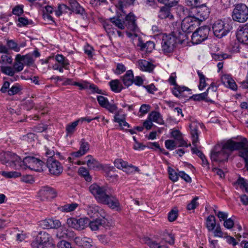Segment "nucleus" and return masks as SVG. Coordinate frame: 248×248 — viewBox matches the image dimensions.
<instances>
[{
	"label": "nucleus",
	"instance_id": "1",
	"mask_svg": "<svg viewBox=\"0 0 248 248\" xmlns=\"http://www.w3.org/2000/svg\"><path fill=\"white\" fill-rule=\"evenodd\" d=\"M238 149H241L239 155L244 159L245 167L248 171V142L246 139L240 142L229 140L222 145H215L211 153V159L215 162L227 161L232 152Z\"/></svg>",
	"mask_w": 248,
	"mask_h": 248
},
{
	"label": "nucleus",
	"instance_id": "2",
	"mask_svg": "<svg viewBox=\"0 0 248 248\" xmlns=\"http://www.w3.org/2000/svg\"><path fill=\"white\" fill-rule=\"evenodd\" d=\"M89 191L98 202L108 205L112 209L119 207L118 200L112 195L107 194L104 186L93 183L90 186Z\"/></svg>",
	"mask_w": 248,
	"mask_h": 248
},
{
	"label": "nucleus",
	"instance_id": "3",
	"mask_svg": "<svg viewBox=\"0 0 248 248\" xmlns=\"http://www.w3.org/2000/svg\"><path fill=\"white\" fill-rule=\"evenodd\" d=\"M110 22L121 30H124L125 27L130 31L136 32L138 28L136 23V17L133 14L129 13L125 17V21H122L118 17L110 18ZM126 34L129 37L134 36L137 37L138 35L135 32L131 33L126 31Z\"/></svg>",
	"mask_w": 248,
	"mask_h": 248
},
{
	"label": "nucleus",
	"instance_id": "4",
	"mask_svg": "<svg viewBox=\"0 0 248 248\" xmlns=\"http://www.w3.org/2000/svg\"><path fill=\"white\" fill-rule=\"evenodd\" d=\"M186 36L184 33H173L169 35L164 34L162 37L161 48L163 53L168 55L173 52L177 43L182 44Z\"/></svg>",
	"mask_w": 248,
	"mask_h": 248
},
{
	"label": "nucleus",
	"instance_id": "5",
	"mask_svg": "<svg viewBox=\"0 0 248 248\" xmlns=\"http://www.w3.org/2000/svg\"><path fill=\"white\" fill-rule=\"evenodd\" d=\"M232 28V26L229 22L222 20H217L212 25L214 34L218 38L226 36Z\"/></svg>",
	"mask_w": 248,
	"mask_h": 248
},
{
	"label": "nucleus",
	"instance_id": "6",
	"mask_svg": "<svg viewBox=\"0 0 248 248\" xmlns=\"http://www.w3.org/2000/svg\"><path fill=\"white\" fill-rule=\"evenodd\" d=\"M53 244V238L51 236L45 231L40 232L35 239L32 241V248H46Z\"/></svg>",
	"mask_w": 248,
	"mask_h": 248
},
{
	"label": "nucleus",
	"instance_id": "7",
	"mask_svg": "<svg viewBox=\"0 0 248 248\" xmlns=\"http://www.w3.org/2000/svg\"><path fill=\"white\" fill-rule=\"evenodd\" d=\"M232 18L234 21L244 23L248 19V7L243 3L236 5L233 10Z\"/></svg>",
	"mask_w": 248,
	"mask_h": 248
},
{
	"label": "nucleus",
	"instance_id": "8",
	"mask_svg": "<svg viewBox=\"0 0 248 248\" xmlns=\"http://www.w3.org/2000/svg\"><path fill=\"white\" fill-rule=\"evenodd\" d=\"M5 160L3 163L6 166L10 167L16 170L22 168L23 160L17 155L14 153L7 152L4 154Z\"/></svg>",
	"mask_w": 248,
	"mask_h": 248
},
{
	"label": "nucleus",
	"instance_id": "9",
	"mask_svg": "<svg viewBox=\"0 0 248 248\" xmlns=\"http://www.w3.org/2000/svg\"><path fill=\"white\" fill-rule=\"evenodd\" d=\"M43 162L40 159L33 156H26L23 159L21 169L29 168L36 171L42 170Z\"/></svg>",
	"mask_w": 248,
	"mask_h": 248
},
{
	"label": "nucleus",
	"instance_id": "10",
	"mask_svg": "<svg viewBox=\"0 0 248 248\" xmlns=\"http://www.w3.org/2000/svg\"><path fill=\"white\" fill-rule=\"evenodd\" d=\"M190 13L200 23L208 17L210 10L205 4H202L201 6L191 8Z\"/></svg>",
	"mask_w": 248,
	"mask_h": 248
},
{
	"label": "nucleus",
	"instance_id": "11",
	"mask_svg": "<svg viewBox=\"0 0 248 248\" xmlns=\"http://www.w3.org/2000/svg\"><path fill=\"white\" fill-rule=\"evenodd\" d=\"M200 23L196 18L190 13V15L185 17L182 21L181 27L184 32H190L199 25Z\"/></svg>",
	"mask_w": 248,
	"mask_h": 248
},
{
	"label": "nucleus",
	"instance_id": "12",
	"mask_svg": "<svg viewBox=\"0 0 248 248\" xmlns=\"http://www.w3.org/2000/svg\"><path fill=\"white\" fill-rule=\"evenodd\" d=\"M86 210L87 215L91 218H98L102 217L104 219L107 217V214L105 211L95 204L88 205Z\"/></svg>",
	"mask_w": 248,
	"mask_h": 248
},
{
	"label": "nucleus",
	"instance_id": "13",
	"mask_svg": "<svg viewBox=\"0 0 248 248\" xmlns=\"http://www.w3.org/2000/svg\"><path fill=\"white\" fill-rule=\"evenodd\" d=\"M55 58L56 62L52 66L53 70L58 71L60 73H63L64 69L69 70V62L67 58L61 54L56 55Z\"/></svg>",
	"mask_w": 248,
	"mask_h": 248
},
{
	"label": "nucleus",
	"instance_id": "14",
	"mask_svg": "<svg viewBox=\"0 0 248 248\" xmlns=\"http://www.w3.org/2000/svg\"><path fill=\"white\" fill-rule=\"evenodd\" d=\"M79 149L77 151L72 152L70 154V156L68 157V160L70 162H73L72 159L75 158L80 157L87 154L90 149V146L88 142H86L84 139H82L79 142Z\"/></svg>",
	"mask_w": 248,
	"mask_h": 248
},
{
	"label": "nucleus",
	"instance_id": "15",
	"mask_svg": "<svg viewBox=\"0 0 248 248\" xmlns=\"http://www.w3.org/2000/svg\"><path fill=\"white\" fill-rule=\"evenodd\" d=\"M46 166L49 172L54 175H59L63 170V168L61 163L53 158L47 159Z\"/></svg>",
	"mask_w": 248,
	"mask_h": 248
},
{
	"label": "nucleus",
	"instance_id": "16",
	"mask_svg": "<svg viewBox=\"0 0 248 248\" xmlns=\"http://www.w3.org/2000/svg\"><path fill=\"white\" fill-rule=\"evenodd\" d=\"M236 36L240 43L248 45V23L238 28Z\"/></svg>",
	"mask_w": 248,
	"mask_h": 248
},
{
	"label": "nucleus",
	"instance_id": "17",
	"mask_svg": "<svg viewBox=\"0 0 248 248\" xmlns=\"http://www.w3.org/2000/svg\"><path fill=\"white\" fill-rule=\"evenodd\" d=\"M97 100L99 105L107 109L109 112L114 113L117 111V107L116 105L110 104L107 98L102 95H98L97 96Z\"/></svg>",
	"mask_w": 248,
	"mask_h": 248
},
{
	"label": "nucleus",
	"instance_id": "18",
	"mask_svg": "<svg viewBox=\"0 0 248 248\" xmlns=\"http://www.w3.org/2000/svg\"><path fill=\"white\" fill-rule=\"evenodd\" d=\"M202 124L197 122V121H192L189 124V128L190 129V134L192 139V142L193 145L195 146H197L198 142H199L198 139V129L199 127H202Z\"/></svg>",
	"mask_w": 248,
	"mask_h": 248
},
{
	"label": "nucleus",
	"instance_id": "19",
	"mask_svg": "<svg viewBox=\"0 0 248 248\" xmlns=\"http://www.w3.org/2000/svg\"><path fill=\"white\" fill-rule=\"evenodd\" d=\"M220 80L222 83L227 88L233 91L237 90V85L231 75L228 74H222L220 77Z\"/></svg>",
	"mask_w": 248,
	"mask_h": 248
},
{
	"label": "nucleus",
	"instance_id": "20",
	"mask_svg": "<svg viewBox=\"0 0 248 248\" xmlns=\"http://www.w3.org/2000/svg\"><path fill=\"white\" fill-rule=\"evenodd\" d=\"M137 65L140 70L148 72H151L155 67L153 63L145 60H139Z\"/></svg>",
	"mask_w": 248,
	"mask_h": 248
},
{
	"label": "nucleus",
	"instance_id": "21",
	"mask_svg": "<svg viewBox=\"0 0 248 248\" xmlns=\"http://www.w3.org/2000/svg\"><path fill=\"white\" fill-rule=\"evenodd\" d=\"M137 46L140 47L141 51H145L147 52H151L154 49L155 45L152 41H147L146 43H144L140 37L138 38V43Z\"/></svg>",
	"mask_w": 248,
	"mask_h": 248
},
{
	"label": "nucleus",
	"instance_id": "22",
	"mask_svg": "<svg viewBox=\"0 0 248 248\" xmlns=\"http://www.w3.org/2000/svg\"><path fill=\"white\" fill-rule=\"evenodd\" d=\"M74 241L77 245L84 248H90L92 247L93 240L90 238L76 237Z\"/></svg>",
	"mask_w": 248,
	"mask_h": 248
},
{
	"label": "nucleus",
	"instance_id": "23",
	"mask_svg": "<svg viewBox=\"0 0 248 248\" xmlns=\"http://www.w3.org/2000/svg\"><path fill=\"white\" fill-rule=\"evenodd\" d=\"M87 159L86 164L91 170H100L102 169V165L91 155L86 156Z\"/></svg>",
	"mask_w": 248,
	"mask_h": 248
},
{
	"label": "nucleus",
	"instance_id": "24",
	"mask_svg": "<svg viewBox=\"0 0 248 248\" xmlns=\"http://www.w3.org/2000/svg\"><path fill=\"white\" fill-rule=\"evenodd\" d=\"M134 74L131 70L126 71V73L121 77L123 83L125 86L128 87L133 83Z\"/></svg>",
	"mask_w": 248,
	"mask_h": 248
},
{
	"label": "nucleus",
	"instance_id": "25",
	"mask_svg": "<svg viewBox=\"0 0 248 248\" xmlns=\"http://www.w3.org/2000/svg\"><path fill=\"white\" fill-rule=\"evenodd\" d=\"M40 196L46 199H50L56 196L54 190L50 187H46L42 188L39 192Z\"/></svg>",
	"mask_w": 248,
	"mask_h": 248
},
{
	"label": "nucleus",
	"instance_id": "26",
	"mask_svg": "<svg viewBox=\"0 0 248 248\" xmlns=\"http://www.w3.org/2000/svg\"><path fill=\"white\" fill-rule=\"evenodd\" d=\"M149 119L153 122L162 125L164 124V120L160 113L157 111H152L148 115Z\"/></svg>",
	"mask_w": 248,
	"mask_h": 248
},
{
	"label": "nucleus",
	"instance_id": "27",
	"mask_svg": "<svg viewBox=\"0 0 248 248\" xmlns=\"http://www.w3.org/2000/svg\"><path fill=\"white\" fill-rule=\"evenodd\" d=\"M21 58V55L20 54H17L15 58V62L13 64V66L16 73L22 71L24 67L23 62Z\"/></svg>",
	"mask_w": 248,
	"mask_h": 248
},
{
	"label": "nucleus",
	"instance_id": "28",
	"mask_svg": "<svg viewBox=\"0 0 248 248\" xmlns=\"http://www.w3.org/2000/svg\"><path fill=\"white\" fill-rule=\"evenodd\" d=\"M114 113V121L115 122L118 123L119 124V125L123 128L130 127L129 124L125 121V117L124 115L123 114V115L121 116V118H119V112L116 111Z\"/></svg>",
	"mask_w": 248,
	"mask_h": 248
},
{
	"label": "nucleus",
	"instance_id": "29",
	"mask_svg": "<svg viewBox=\"0 0 248 248\" xmlns=\"http://www.w3.org/2000/svg\"><path fill=\"white\" fill-rule=\"evenodd\" d=\"M107 219L106 217L103 219L96 218L95 220L90 221L89 223V227L92 231H96L99 229V226H104Z\"/></svg>",
	"mask_w": 248,
	"mask_h": 248
},
{
	"label": "nucleus",
	"instance_id": "30",
	"mask_svg": "<svg viewBox=\"0 0 248 248\" xmlns=\"http://www.w3.org/2000/svg\"><path fill=\"white\" fill-rule=\"evenodd\" d=\"M158 16L162 19L167 18L170 19L173 18V16L170 14L169 8L165 6H163L160 8Z\"/></svg>",
	"mask_w": 248,
	"mask_h": 248
},
{
	"label": "nucleus",
	"instance_id": "31",
	"mask_svg": "<svg viewBox=\"0 0 248 248\" xmlns=\"http://www.w3.org/2000/svg\"><path fill=\"white\" fill-rule=\"evenodd\" d=\"M217 225L215 216L213 215L209 216L206 220V225L208 230L210 232L213 231Z\"/></svg>",
	"mask_w": 248,
	"mask_h": 248
},
{
	"label": "nucleus",
	"instance_id": "32",
	"mask_svg": "<svg viewBox=\"0 0 248 248\" xmlns=\"http://www.w3.org/2000/svg\"><path fill=\"white\" fill-rule=\"evenodd\" d=\"M79 121L77 120L74 122L67 124L65 127L66 136H70L72 135L76 130V127L79 124Z\"/></svg>",
	"mask_w": 248,
	"mask_h": 248
},
{
	"label": "nucleus",
	"instance_id": "33",
	"mask_svg": "<svg viewBox=\"0 0 248 248\" xmlns=\"http://www.w3.org/2000/svg\"><path fill=\"white\" fill-rule=\"evenodd\" d=\"M109 84L111 90L115 93H120L123 89V85L118 79L111 80Z\"/></svg>",
	"mask_w": 248,
	"mask_h": 248
},
{
	"label": "nucleus",
	"instance_id": "34",
	"mask_svg": "<svg viewBox=\"0 0 248 248\" xmlns=\"http://www.w3.org/2000/svg\"><path fill=\"white\" fill-rule=\"evenodd\" d=\"M234 186H239L242 189H245L248 193V181L243 177H239L237 181L234 183Z\"/></svg>",
	"mask_w": 248,
	"mask_h": 248
},
{
	"label": "nucleus",
	"instance_id": "35",
	"mask_svg": "<svg viewBox=\"0 0 248 248\" xmlns=\"http://www.w3.org/2000/svg\"><path fill=\"white\" fill-rule=\"evenodd\" d=\"M0 69L2 73L10 77H13L16 73L13 66L1 65Z\"/></svg>",
	"mask_w": 248,
	"mask_h": 248
},
{
	"label": "nucleus",
	"instance_id": "36",
	"mask_svg": "<svg viewBox=\"0 0 248 248\" xmlns=\"http://www.w3.org/2000/svg\"><path fill=\"white\" fill-rule=\"evenodd\" d=\"M210 31V29L209 26H204L199 28L195 31L200 34L201 36H202V38H203L204 40H206L208 37Z\"/></svg>",
	"mask_w": 248,
	"mask_h": 248
},
{
	"label": "nucleus",
	"instance_id": "37",
	"mask_svg": "<svg viewBox=\"0 0 248 248\" xmlns=\"http://www.w3.org/2000/svg\"><path fill=\"white\" fill-rule=\"evenodd\" d=\"M207 92L205 91L202 93L193 95L192 96V98L195 101H200L202 100H205L207 102H213V101L211 99L207 98Z\"/></svg>",
	"mask_w": 248,
	"mask_h": 248
},
{
	"label": "nucleus",
	"instance_id": "38",
	"mask_svg": "<svg viewBox=\"0 0 248 248\" xmlns=\"http://www.w3.org/2000/svg\"><path fill=\"white\" fill-rule=\"evenodd\" d=\"M78 204L76 203L66 204L60 206L59 209L63 212H69L74 211L78 207Z\"/></svg>",
	"mask_w": 248,
	"mask_h": 248
},
{
	"label": "nucleus",
	"instance_id": "39",
	"mask_svg": "<svg viewBox=\"0 0 248 248\" xmlns=\"http://www.w3.org/2000/svg\"><path fill=\"white\" fill-rule=\"evenodd\" d=\"M197 74L199 78V89L200 90H203L207 86L206 80H208L206 78L205 76L202 74V72L200 71H197Z\"/></svg>",
	"mask_w": 248,
	"mask_h": 248
},
{
	"label": "nucleus",
	"instance_id": "40",
	"mask_svg": "<svg viewBox=\"0 0 248 248\" xmlns=\"http://www.w3.org/2000/svg\"><path fill=\"white\" fill-rule=\"evenodd\" d=\"M185 91H189V90L186 87H180L177 85L174 87L172 93L176 96L179 97L182 95L183 92Z\"/></svg>",
	"mask_w": 248,
	"mask_h": 248
},
{
	"label": "nucleus",
	"instance_id": "41",
	"mask_svg": "<svg viewBox=\"0 0 248 248\" xmlns=\"http://www.w3.org/2000/svg\"><path fill=\"white\" fill-rule=\"evenodd\" d=\"M1 174L5 178H17L21 176V174L19 171H2Z\"/></svg>",
	"mask_w": 248,
	"mask_h": 248
},
{
	"label": "nucleus",
	"instance_id": "42",
	"mask_svg": "<svg viewBox=\"0 0 248 248\" xmlns=\"http://www.w3.org/2000/svg\"><path fill=\"white\" fill-rule=\"evenodd\" d=\"M78 173L84 177L85 180L88 182L92 180V177L89 174V172L87 169L85 167H80L78 170Z\"/></svg>",
	"mask_w": 248,
	"mask_h": 248
},
{
	"label": "nucleus",
	"instance_id": "43",
	"mask_svg": "<svg viewBox=\"0 0 248 248\" xmlns=\"http://www.w3.org/2000/svg\"><path fill=\"white\" fill-rule=\"evenodd\" d=\"M21 86L18 83L15 84L8 90V94L10 96L16 94L21 91Z\"/></svg>",
	"mask_w": 248,
	"mask_h": 248
},
{
	"label": "nucleus",
	"instance_id": "44",
	"mask_svg": "<svg viewBox=\"0 0 248 248\" xmlns=\"http://www.w3.org/2000/svg\"><path fill=\"white\" fill-rule=\"evenodd\" d=\"M21 59H22L24 65L31 66L32 65L34 62V60L30 54L21 55Z\"/></svg>",
	"mask_w": 248,
	"mask_h": 248
},
{
	"label": "nucleus",
	"instance_id": "45",
	"mask_svg": "<svg viewBox=\"0 0 248 248\" xmlns=\"http://www.w3.org/2000/svg\"><path fill=\"white\" fill-rule=\"evenodd\" d=\"M168 173L170 179L173 182H176L179 177V172L177 173L174 169L170 167L168 168Z\"/></svg>",
	"mask_w": 248,
	"mask_h": 248
},
{
	"label": "nucleus",
	"instance_id": "46",
	"mask_svg": "<svg viewBox=\"0 0 248 248\" xmlns=\"http://www.w3.org/2000/svg\"><path fill=\"white\" fill-rule=\"evenodd\" d=\"M205 40L202 38V36L196 31H195L192 35L191 41L194 44H198L204 41Z\"/></svg>",
	"mask_w": 248,
	"mask_h": 248
},
{
	"label": "nucleus",
	"instance_id": "47",
	"mask_svg": "<svg viewBox=\"0 0 248 248\" xmlns=\"http://www.w3.org/2000/svg\"><path fill=\"white\" fill-rule=\"evenodd\" d=\"M146 243L151 248H168L166 246L157 243L150 239L147 240Z\"/></svg>",
	"mask_w": 248,
	"mask_h": 248
},
{
	"label": "nucleus",
	"instance_id": "48",
	"mask_svg": "<svg viewBox=\"0 0 248 248\" xmlns=\"http://www.w3.org/2000/svg\"><path fill=\"white\" fill-rule=\"evenodd\" d=\"M7 46L9 49H12L16 52L20 51V47L13 40H8L7 41Z\"/></svg>",
	"mask_w": 248,
	"mask_h": 248
},
{
	"label": "nucleus",
	"instance_id": "49",
	"mask_svg": "<svg viewBox=\"0 0 248 248\" xmlns=\"http://www.w3.org/2000/svg\"><path fill=\"white\" fill-rule=\"evenodd\" d=\"M89 223V220L87 218H80L77 219V225H78V230H83Z\"/></svg>",
	"mask_w": 248,
	"mask_h": 248
},
{
	"label": "nucleus",
	"instance_id": "50",
	"mask_svg": "<svg viewBox=\"0 0 248 248\" xmlns=\"http://www.w3.org/2000/svg\"><path fill=\"white\" fill-rule=\"evenodd\" d=\"M136 0H119L118 5L121 10L128 6L133 5Z\"/></svg>",
	"mask_w": 248,
	"mask_h": 248
},
{
	"label": "nucleus",
	"instance_id": "51",
	"mask_svg": "<svg viewBox=\"0 0 248 248\" xmlns=\"http://www.w3.org/2000/svg\"><path fill=\"white\" fill-rule=\"evenodd\" d=\"M124 171L128 174H131L133 173L136 171L139 172L140 170L138 167L133 166L132 164L129 165L127 164L124 169Z\"/></svg>",
	"mask_w": 248,
	"mask_h": 248
},
{
	"label": "nucleus",
	"instance_id": "52",
	"mask_svg": "<svg viewBox=\"0 0 248 248\" xmlns=\"http://www.w3.org/2000/svg\"><path fill=\"white\" fill-rule=\"evenodd\" d=\"M110 19L108 20H106L104 22L103 26L106 31L109 34H113L115 31L114 29L112 28V26L111 24Z\"/></svg>",
	"mask_w": 248,
	"mask_h": 248
},
{
	"label": "nucleus",
	"instance_id": "53",
	"mask_svg": "<svg viewBox=\"0 0 248 248\" xmlns=\"http://www.w3.org/2000/svg\"><path fill=\"white\" fill-rule=\"evenodd\" d=\"M127 164V162L120 158L117 159L114 161L115 166L119 169L124 170Z\"/></svg>",
	"mask_w": 248,
	"mask_h": 248
},
{
	"label": "nucleus",
	"instance_id": "54",
	"mask_svg": "<svg viewBox=\"0 0 248 248\" xmlns=\"http://www.w3.org/2000/svg\"><path fill=\"white\" fill-rule=\"evenodd\" d=\"M199 199L198 197H195L187 205V209L191 210L195 209L199 205L197 201Z\"/></svg>",
	"mask_w": 248,
	"mask_h": 248
},
{
	"label": "nucleus",
	"instance_id": "55",
	"mask_svg": "<svg viewBox=\"0 0 248 248\" xmlns=\"http://www.w3.org/2000/svg\"><path fill=\"white\" fill-rule=\"evenodd\" d=\"M165 145L166 148L170 150H173L177 147L175 141L171 140H166L165 142Z\"/></svg>",
	"mask_w": 248,
	"mask_h": 248
},
{
	"label": "nucleus",
	"instance_id": "56",
	"mask_svg": "<svg viewBox=\"0 0 248 248\" xmlns=\"http://www.w3.org/2000/svg\"><path fill=\"white\" fill-rule=\"evenodd\" d=\"M90 83L86 81H82L80 82H74L73 85L78 86L80 90L89 88Z\"/></svg>",
	"mask_w": 248,
	"mask_h": 248
},
{
	"label": "nucleus",
	"instance_id": "57",
	"mask_svg": "<svg viewBox=\"0 0 248 248\" xmlns=\"http://www.w3.org/2000/svg\"><path fill=\"white\" fill-rule=\"evenodd\" d=\"M213 231L215 237L220 238L223 237V233L221 231V227L219 224H217Z\"/></svg>",
	"mask_w": 248,
	"mask_h": 248
},
{
	"label": "nucleus",
	"instance_id": "58",
	"mask_svg": "<svg viewBox=\"0 0 248 248\" xmlns=\"http://www.w3.org/2000/svg\"><path fill=\"white\" fill-rule=\"evenodd\" d=\"M12 62L13 60L11 56H8L7 55H2L1 56L0 63L10 64L12 63Z\"/></svg>",
	"mask_w": 248,
	"mask_h": 248
},
{
	"label": "nucleus",
	"instance_id": "59",
	"mask_svg": "<svg viewBox=\"0 0 248 248\" xmlns=\"http://www.w3.org/2000/svg\"><path fill=\"white\" fill-rule=\"evenodd\" d=\"M14 15L17 16H21L23 13V5H18L15 6L12 10Z\"/></svg>",
	"mask_w": 248,
	"mask_h": 248
},
{
	"label": "nucleus",
	"instance_id": "60",
	"mask_svg": "<svg viewBox=\"0 0 248 248\" xmlns=\"http://www.w3.org/2000/svg\"><path fill=\"white\" fill-rule=\"evenodd\" d=\"M68 226L75 229L76 230H78V227L77 224V219L75 218H69L67 219L66 222Z\"/></svg>",
	"mask_w": 248,
	"mask_h": 248
},
{
	"label": "nucleus",
	"instance_id": "61",
	"mask_svg": "<svg viewBox=\"0 0 248 248\" xmlns=\"http://www.w3.org/2000/svg\"><path fill=\"white\" fill-rule=\"evenodd\" d=\"M52 219H47L41 221L40 222L41 226L46 229H51L52 222Z\"/></svg>",
	"mask_w": 248,
	"mask_h": 248
},
{
	"label": "nucleus",
	"instance_id": "62",
	"mask_svg": "<svg viewBox=\"0 0 248 248\" xmlns=\"http://www.w3.org/2000/svg\"><path fill=\"white\" fill-rule=\"evenodd\" d=\"M165 241L170 245H172L174 243V236L172 233H166L164 235Z\"/></svg>",
	"mask_w": 248,
	"mask_h": 248
},
{
	"label": "nucleus",
	"instance_id": "63",
	"mask_svg": "<svg viewBox=\"0 0 248 248\" xmlns=\"http://www.w3.org/2000/svg\"><path fill=\"white\" fill-rule=\"evenodd\" d=\"M178 217V212L176 210H172L168 214V219L170 221H174Z\"/></svg>",
	"mask_w": 248,
	"mask_h": 248
},
{
	"label": "nucleus",
	"instance_id": "64",
	"mask_svg": "<svg viewBox=\"0 0 248 248\" xmlns=\"http://www.w3.org/2000/svg\"><path fill=\"white\" fill-rule=\"evenodd\" d=\"M58 248H74L71 243L66 241H61L58 244Z\"/></svg>",
	"mask_w": 248,
	"mask_h": 248
}]
</instances>
